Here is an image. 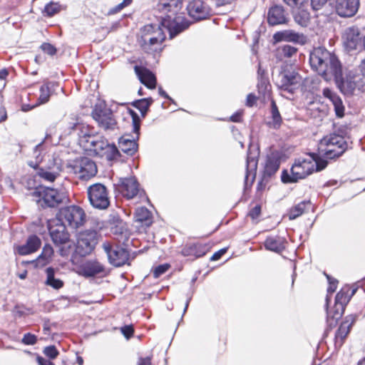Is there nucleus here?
Segmentation results:
<instances>
[{"label": "nucleus", "mask_w": 365, "mask_h": 365, "mask_svg": "<svg viewBox=\"0 0 365 365\" xmlns=\"http://www.w3.org/2000/svg\"><path fill=\"white\" fill-rule=\"evenodd\" d=\"M187 9L189 16L196 21L205 19L214 13L210 6L201 0L190 1L187 6Z\"/></svg>", "instance_id": "16"}, {"label": "nucleus", "mask_w": 365, "mask_h": 365, "mask_svg": "<svg viewBox=\"0 0 365 365\" xmlns=\"http://www.w3.org/2000/svg\"><path fill=\"white\" fill-rule=\"evenodd\" d=\"M338 88L344 94H351L355 89L356 85L350 79H344L342 75L339 78L338 81L334 80Z\"/></svg>", "instance_id": "39"}, {"label": "nucleus", "mask_w": 365, "mask_h": 365, "mask_svg": "<svg viewBox=\"0 0 365 365\" xmlns=\"http://www.w3.org/2000/svg\"><path fill=\"white\" fill-rule=\"evenodd\" d=\"M61 6L58 3L50 2L43 9L44 16H52L61 11Z\"/></svg>", "instance_id": "46"}, {"label": "nucleus", "mask_w": 365, "mask_h": 365, "mask_svg": "<svg viewBox=\"0 0 365 365\" xmlns=\"http://www.w3.org/2000/svg\"><path fill=\"white\" fill-rule=\"evenodd\" d=\"M275 41H287L304 45L307 42V38L303 34L295 32L292 30H284L274 34Z\"/></svg>", "instance_id": "23"}, {"label": "nucleus", "mask_w": 365, "mask_h": 365, "mask_svg": "<svg viewBox=\"0 0 365 365\" xmlns=\"http://www.w3.org/2000/svg\"><path fill=\"white\" fill-rule=\"evenodd\" d=\"M327 162L322 159L317 154L312 153L306 158H299L295 160L290 170V175L284 171L282 180L284 182H294L304 179L314 170L320 171L326 168Z\"/></svg>", "instance_id": "2"}, {"label": "nucleus", "mask_w": 365, "mask_h": 365, "mask_svg": "<svg viewBox=\"0 0 365 365\" xmlns=\"http://www.w3.org/2000/svg\"><path fill=\"white\" fill-rule=\"evenodd\" d=\"M49 137H51V134L46 133L45 139L36 145L34 150V156L35 158V161L30 160L28 162V165L33 168H37L40 167V163L42 161V156H41V151H42V146L43 143L45 140L48 139Z\"/></svg>", "instance_id": "37"}, {"label": "nucleus", "mask_w": 365, "mask_h": 365, "mask_svg": "<svg viewBox=\"0 0 365 365\" xmlns=\"http://www.w3.org/2000/svg\"><path fill=\"white\" fill-rule=\"evenodd\" d=\"M331 63H326V71L322 73L321 76L327 81L337 80L342 74L341 63L335 54L331 53Z\"/></svg>", "instance_id": "22"}, {"label": "nucleus", "mask_w": 365, "mask_h": 365, "mask_svg": "<svg viewBox=\"0 0 365 365\" xmlns=\"http://www.w3.org/2000/svg\"><path fill=\"white\" fill-rule=\"evenodd\" d=\"M43 354L51 359H54L58 355V351L54 346H48L44 348Z\"/></svg>", "instance_id": "49"}, {"label": "nucleus", "mask_w": 365, "mask_h": 365, "mask_svg": "<svg viewBox=\"0 0 365 365\" xmlns=\"http://www.w3.org/2000/svg\"><path fill=\"white\" fill-rule=\"evenodd\" d=\"M41 245V240L36 235L30 236L24 245H19L16 250L20 255H26L35 252Z\"/></svg>", "instance_id": "25"}, {"label": "nucleus", "mask_w": 365, "mask_h": 365, "mask_svg": "<svg viewBox=\"0 0 365 365\" xmlns=\"http://www.w3.org/2000/svg\"><path fill=\"white\" fill-rule=\"evenodd\" d=\"M36 336L34 334L27 333L24 334L22 339V342L25 344L34 345L36 344Z\"/></svg>", "instance_id": "53"}, {"label": "nucleus", "mask_w": 365, "mask_h": 365, "mask_svg": "<svg viewBox=\"0 0 365 365\" xmlns=\"http://www.w3.org/2000/svg\"><path fill=\"white\" fill-rule=\"evenodd\" d=\"M129 113L132 118L133 130L135 135L132 138L129 135H123L118 140V146L122 152L132 156L137 152L138 148L137 140L139 138L140 119L135 111L130 110Z\"/></svg>", "instance_id": "9"}, {"label": "nucleus", "mask_w": 365, "mask_h": 365, "mask_svg": "<svg viewBox=\"0 0 365 365\" xmlns=\"http://www.w3.org/2000/svg\"><path fill=\"white\" fill-rule=\"evenodd\" d=\"M46 284L51 287L55 289H61L63 286V282L60 279L56 278L55 269L52 267H48L46 269Z\"/></svg>", "instance_id": "35"}, {"label": "nucleus", "mask_w": 365, "mask_h": 365, "mask_svg": "<svg viewBox=\"0 0 365 365\" xmlns=\"http://www.w3.org/2000/svg\"><path fill=\"white\" fill-rule=\"evenodd\" d=\"M242 117V112L237 111L230 116V120L232 122H240Z\"/></svg>", "instance_id": "60"}, {"label": "nucleus", "mask_w": 365, "mask_h": 365, "mask_svg": "<svg viewBox=\"0 0 365 365\" xmlns=\"http://www.w3.org/2000/svg\"><path fill=\"white\" fill-rule=\"evenodd\" d=\"M117 190L127 200H134L135 203L148 200L145 191L135 177L120 178L117 184Z\"/></svg>", "instance_id": "8"}, {"label": "nucleus", "mask_w": 365, "mask_h": 365, "mask_svg": "<svg viewBox=\"0 0 365 365\" xmlns=\"http://www.w3.org/2000/svg\"><path fill=\"white\" fill-rule=\"evenodd\" d=\"M83 148L91 155L105 158L111 161L120 156V153L115 144L108 143L103 136L94 135L88 141L83 140Z\"/></svg>", "instance_id": "4"}, {"label": "nucleus", "mask_w": 365, "mask_h": 365, "mask_svg": "<svg viewBox=\"0 0 365 365\" xmlns=\"http://www.w3.org/2000/svg\"><path fill=\"white\" fill-rule=\"evenodd\" d=\"M93 117L104 130H114L115 129L116 121L110 109L106 108L103 109L96 108L93 112Z\"/></svg>", "instance_id": "20"}, {"label": "nucleus", "mask_w": 365, "mask_h": 365, "mask_svg": "<svg viewBox=\"0 0 365 365\" xmlns=\"http://www.w3.org/2000/svg\"><path fill=\"white\" fill-rule=\"evenodd\" d=\"M182 0H161L158 5L160 11L167 14L162 17L160 24H148L140 31L138 40L142 49L148 53H158L162 50V43L165 39L164 29L173 38L188 28L190 24L182 13Z\"/></svg>", "instance_id": "1"}, {"label": "nucleus", "mask_w": 365, "mask_h": 365, "mask_svg": "<svg viewBox=\"0 0 365 365\" xmlns=\"http://www.w3.org/2000/svg\"><path fill=\"white\" fill-rule=\"evenodd\" d=\"M75 173L82 179H88L94 176L97 173L95 163L88 158H81L74 165Z\"/></svg>", "instance_id": "21"}, {"label": "nucleus", "mask_w": 365, "mask_h": 365, "mask_svg": "<svg viewBox=\"0 0 365 365\" xmlns=\"http://www.w3.org/2000/svg\"><path fill=\"white\" fill-rule=\"evenodd\" d=\"M170 267V265L169 264H160L157 267H155L153 269V276L155 278H158L159 277H160L162 274H163L164 273H165L168 269Z\"/></svg>", "instance_id": "48"}, {"label": "nucleus", "mask_w": 365, "mask_h": 365, "mask_svg": "<svg viewBox=\"0 0 365 365\" xmlns=\"http://www.w3.org/2000/svg\"><path fill=\"white\" fill-rule=\"evenodd\" d=\"M284 1L292 8L304 7L305 4H308V0H284Z\"/></svg>", "instance_id": "50"}, {"label": "nucleus", "mask_w": 365, "mask_h": 365, "mask_svg": "<svg viewBox=\"0 0 365 365\" xmlns=\"http://www.w3.org/2000/svg\"><path fill=\"white\" fill-rule=\"evenodd\" d=\"M138 365H151V358H140L138 362Z\"/></svg>", "instance_id": "61"}, {"label": "nucleus", "mask_w": 365, "mask_h": 365, "mask_svg": "<svg viewBox=\"0 0 365 365\" xmlns=\"http://www.w3.org/2000/svg\"><path fill=\"white\" fill-rule=\"evenodd\" d=\"M135 215L136 220L138 222H145L146 224L150 222L151 213L148 209L145 207H140L137 208Z\"/></svg>", "instance_id": "44"}, {"label": "nucleus", "mask_w": 365, "mask_h": 365, "mask_svg": "<svg viewBox=\"0 0 365 365\" xmlns=\"http://www.w3.org/2000/svg\"><path fill=\"white\" fill-rule=\"evenodd\" d=\"M53 255V249L50 245H46L39 257L36 259V263L38 266H44L49 263Z\"/></svg>", "instance_id": "38"}, {"label": "nucleus", "mask_w": 365, "mask_h": 365, "mask_svg": "<svg viewBox=\"0 0 365 365\" xmlns=\"http://www.w3.org/2000/svg\"><path fill=\"white\" fill-rule=\"evenodd\" d=\"M354 322V317L352 316H349L341 324L335 334L336 344L341 345L343 344L344 339L349 333L350 329Z\"/></svg>", "instance_id": "31"}, {"label": "nucleus", "mask_w": 365, "mask_h": 365, "mask_svg": "<svg viewBox=\"0 0 365 365\" xmlns=\"http://www.w3.org/2000/svg\"><path fill=\"white\" fill-rule=\"evenodd\" d=\"M356 288L346 285L336 294L334 308L336 309L333 318L339 319L344 311V307L356 292Z\"/></svg>", "instance_id": "17"}, {"label": "nucleus", "mask_w": 365, "mask_h": 365, "mask_svg": "<svg viewBox=\"0 0 365 365\" xmlns=\"http://www.w3.org/2000/svg\"><path fill=\"white\" fill-rule=\"evenodd\" d=\"M261 213L260 205L255 206L249 212V216L254 220H257Z\"/></svg>", "instance_id": "55"}, {"label": "nucleus", "mask_w": 365, "mask_h": 365, "mask_svg": "<svg viewBox=\"0 0 365 365\" xmlns=\"http://www.w3.org/2000/svg\"><path fill=\"white\" fill-rule=\"evenodd\" d=\"M323 95L332 103L336 116L339 118L343 117L344 115V106L341 98L328 88L323 90Z\"/></svg>", "instance_id": "29"}, {"label": "nucleus", "mask_w": 365, "mask_h": 365, "mask_svg": "<svg viewBox=\"0 0 365 365\" xmlns=\"http://www.w3.org/2000/svg\"><path fill=\"white\" fill-rule=\"evenodd\" d=\"M286 243L284 237L274 235L268 237L265 240L264 245L266 250L279 253L285 249Z\"/></svg>", "instance_id": "28"}, {"label": "nucleus", "mask_w": 365, "mask_h": 365, "mask_svg": "<svg viewBox=\"0 0 365 365\" xmlns=\"http://www.w3.org/2000/svg\"><path fill=\"white\" fill-rule=\"evenodd\" d=\"M58 87V83L54 81H45L39 89V97L38 98V105L45 104L48 102L50 96L55 92Z\"/></svg>", "instance_id": "27"}, {"label": "nucleus", "mask_w": 365, "mask_h": 365, "mask_svg": "<svg viewBox=\"0 0 365 365\" xmlns=\"http://www.w3.org/2000/svg\"><path fill=\"white\" fill-rule=\"evenodd\" d=\"M135 71L140 81L148 88L153 89L156 86V78L154 74L147 68L143 67L135 66Z\"/></svg>", "instance_id": "26"}, {"label": "nucleus", "mask_w": 365, "mask_h": 365, "mask_svg": "<svg viewBox=\"0 0 365 365\" xmlns=\"http://www.w3.org/2000/svg\"><path fill=\"white\" fill-rule=\"evenodd\" d=\"M327 279H328V281H329V287H328V289H327V292L329 293H334L336 289V287H337V281L335 280V279H331L330 277H329L328 275H327Z\"/></svg>", "instance_id": "56"}, {"label": "nucleus", "mask_w": 365, "mask_h": 365, "mask_svg": "<svg viewBox=\"0 0 365 365\" xmlns=\"http://www.w3.org/2000/svg\"><path fill=\"white\" fill-rule=\"evenodd\" d=\"M346 149L344 138L335 133L324 137L319 143V155L328 159L339 157Z\"/></svg>", "instance_id": "5"}, {"label": "nucleus", "mask_w": 365, "mask_h": 365, "mask_svg": "<svg viewBox=\"0 0 365 365\" xmlns=\"http://www.w3.org/2000/svg\"><path fill=\"white\" fill-rule=\"evenodd\" d=\"M77 125V120L73 118H66L59 123L61 130L60 138H65L75 133Z\"/></svg>", "instance_id": "33"}, {"label": "nucleus", "mask_w": 365, "mask_h": 365, "mask_svg": "<svg viewBox=\"0 0 365 365\" xmlns=\"http://www.w3.org/2000/svg\"><path fill=\"white\" fill-rule=\"evenodd\" d=\"M227 252V248H223L220 250L219 251L216 252L213 254V255L211 257L210 259L212 261H216L220 259V257Z\"/></svg>", "instance_id": "58"}, {"label": "nucleus", "mask_w": 365, "mask_h": 365, "mask_svg": "<svg viewBox=\"0 0 365 365\" xmlns=\"http://www.w3.org/2000/svg\"><path fill=\"white\" fill-rule=\"evenodd\" d=\"M279 167V163L277 159L268 158L265 163L264 174L267 176H271L277 171Z\"/></svg>", "instance_id": "43"}, {"label": "nucleus", "mask_w": 365, "mask_h": 365, "mask_svg": "<svg viewBox=\"0 0 365 365\" xmlns=\"http://www.w3.org/2000/svg\"><path fill=\"white\" fill-rule=\"evenodd\" d=\"M91 205L98 210L107 209L110 205V197L107 187L101 183L90 185L87 190Z\"/></svg>", "instance_id": "10"}, {"label": "nucleus", "mask_w": 365, "mask_h": 365, "mask_svg": "<svg viewBox=\"0 0 365 365\" xmlns=\"http://www.w3.org/2000/svg\"><path fill=\"white\" fill-rule=\"evenodd\" d=\"M208 251L206 245L200 243L186 244L181 250V254L185 257H193L194 259L204 256Z\"/></svg>", "instance_id": "24"}, {"label": "nucleus", "mask_w": 365, "mask_h": 365, "mask_svg": "<svg viewBox=\"0 0 365 365\" xmlns=\"http://www.w3.org/2000/svg\"><path fill=\"white\" fill-rule=\"evenodd\" d=\"M257 167V159L255 155L252 156L250 153L247 158L246 162V175H245V186L247 187L250 182L251 185L255 178V172Z\"/></svg>", "instance_id": "32"}, {"label": "nucleus", "mask_w": 365, "mask_h": 365, "mask_svg": "<svg viewBox=\"0 0 365 365\" xmlns=\"http://www.w3.org/2000/svg\"><path fill=\"white\" fill-rule=\"evenodd\" d=\"M359 68L362 75L365 76V59L361 61Z\"/></svg>", "instance_id": "64"}, {"label": "nucleus", "mask_w": 365, "mask_h": 365, "mask_svg": "<svg viewBox=\"0 0 365 365\" xmlns=\"http://www.w3.org/2000/svg\"><path fill=\"white\" fill-rule=\"evenodd\" d=\"M158 93L161 96L169 99L172 102L173 101V100L166 93L165 91H163V89L161 87L158 88Z\"/></svg>", "instance_id": "63"}, {"label": "nucleus", "mask_w": 365, "mask_h": 365, "mask_svg": "<svg viewBox=\"0 0 365 365\" xmlns=\"http://www.w3.org/2000/svg\"><path fill=\"white\" fill-rule=\"evenodd\" d=\"M272 121L269 123L270 126L274 128H279L282 123V118L278 110V108L274 101L271 102Z\"/></svg>", "instance_id": "42"}, {"label": "nucleus", "mask_w": 365, "mask_h": 365, "mask_svg": "<svg viewBox=\"0 0 365 365\" xmlns=\"http://www.w3.org/2000/svg\"><path fill=\"white\" fill-rule=\"evenodd\" d=\"M331 5L341 17H351L356 14L359 0H331Z\"/></svg>", "instance_id": "18"}, {"label": "nucleus", "mask_w": 365, "mask_h": 365, "mask_svg": "<svg viewBox=\"0 0 365 365\" xmlns=\"http://www.w3.org/2000/svg\"><path fill=\"white\" fill-rule=\"evenodd\" d=\"M311 203L309 201H302L298 203L290 209L289 212V220H294L299 217L305 212L306 210L309 209Z\"/></svg>", "instance_id": "40"}, {"label": "nucleus", "mask_w": 365, "mask_h": 365, "mask_svg": "<svg viewBox=\"0 0 365 365\" xmlns=\"http://www.w3.org/2000/svg\"><path fill=\"white\" fill-rule=\"evenodd\" d=\"M255 101V96L252 94H249L247 97V105L249 106H252Z\"/></svg>", "instance_id": "62"}, {"label": "nucleus", "mask_w": 365, "mask_h": 365, "mask_svg": "<svg viewBox=\"0 0 365 365\" xmlns=\"http://www.w3.org/2000/svg\"><path fill=\"white\" fill-rule=\"evenodd\" d=\"M133 328L132 326H124L121 328V332L125 338L129 339L133 334Z\"/></svg>", "instance_id": "57"}, {"label": "nucleus", "mask_w": 365, "mask_h": 365, "mask_svg": "<svg viewBox=\"0 0 365 365\" xmlns=\"http://www.w3.org/2000/svg\"><path fill=\"white\" fill-rule=\"evenodd\" d=\"M327 1H329L331 5V0H311V5L314 10H319L322 9Z\"/></svg>", "instance_id": "54"}, {"label": "nucleus", "mask_w": 365, "mask_h": 365, "mask_svg": "<svg viewBox=\"0 0 365 365\" xmlns=\"http://www.w3.org/2000/svg\"><path fill=\"white\" fill-rule=\"evenodd\" d=\"M331 52L324 47H317L310 53L309 63L313 70L319 76L326 71V63H331Z\"/></svg>", "instance_id": "13"}, {"label": "nucleus", "mask_w": 365, "mask_h": 365, "mask_svg": "<svg viewBox=\"0 0 365 365\" xmlns=\"http://www.w3.org/2000/svg\"><path fill=\"white\" fill-rule=\"evenodd\" d=\"M86 271L88 275L94 276L104 272V267L98 262H92L87 264Z\"/></svg>", "instance_id": "45"}, {"label": "nucleus", "mask_w": 365, "mask_h": 365, "mask_svg": "<svg viewBox=\"0 0 365 365\" xmlns=\"http://www.w3.org/2000/svg\"><path fill=\"white\" fill-rule=\"evenodd\" d=\"M67 226L61 222L52 225L49 233L54 245L58 247V252L62 257L68 256L74 249V242L70 239Z\"/></svg>", "instance_id": "6"}, {"label": "nucleus", "mask_w": 365, "mask_h": 365, "mask_svg": "<svg viewBox=\"0 0 365 365\" xmlns=\"http://www.w3.org/2000/svg\"><path fill=\"white\" fill-rule=\"evenodd\" d=\"M297 49L289 45H284L279 48V52H280L281 55L284 57H292L294 54L297 53Z\"/></svg>", "instance_id": "47"}, {"label": "nucleus", "mask_w": 365, "mask_h": 365, "mask_svg": "<svg viewBox=\"0 0 365 365\" xmlns=\"http://www.w3.org/2000/svg\"><path fill=\"white\" fill-rule=\"evenodd\" d=\"M103 249L106 253L110 263L115 267H121L125 264L129 259V252L124 248L112 246L108 242H104Z\"/></svg>", "instance_id": "14"}, {"label": "nucleus", "mask_w": 365, "mask_h": 365, "mask_svg": "<svg viewBox=\"0 0 365 365\" xmlns=\"http://www.w3.org/2000/svg\"><path fill=\"white\" fill-rule=\"evenodd\" d=\"M299 10L294 14V18L295 22L303 27L309 26L311 21L309 12L304 7H297Z\"/></svg>", "instance_id": "36"}, {"label": "nucleus", "mask_w": 365, "mask_h": 365, "mask_svg": "<svg viewBox=\"0 0 365 365\" xmlns=\"http://www.w3.org/2000/svg\"><path fill=\"white\" fill-rule=\"evenodd\" d=\"M36 170V175L42 180L53 182L60 175L61 171L60 165L56 160H52L46 165L40 166L35 168Z\"/></svg>", "instance_id": "19"}, {"label": "nucleus", "mask_w": 365, "mask_h": 365, "mask_svg": "<svg viewBox=\"0 0 365 365\" xmlns=\"http://www.w3.org/2000/svg\"><path fill=\"white\" fill-rule=\"evenodd\" d=\"M344 45L348 51L356 50L364 46L363 36L356 26L346 28L342 35Z\"/></svg>", "instance_id": "15"}, {"label": "nucleus", "mask_w": 365, "mask_h": 365, "mask_svg": "<svg viewBox=\"0 0 365 365\" xmlns=\"http://www.w3.org/2000/svg\"><path fill=\"white\" fill-rule=\"evenodd\" d=\"M301 81L302 77L298 73L287 68H282L274 78L277 86L289 93H293L294 89L300 84Z\"/></svg>", "instance_id": "11"}, {"label": "nucleus", "mask_w": 365, "mask_h": 365, "mask_svg": "<svg viewBox=\"0 0 365 365\" xmlns=\"http://www.w3.org/2000/svg\"><path fill=\"white\" fill-rule=\"evenodd\" d=\"M33 200L42 207H56L69 201L67 192L63 189L39 187L31 192Z\"/></svg>", "instance_id": "3"}, {"label": "nucleus", "mask_w": 365, "mask_h": 365, "mask_svg": "<svg viewBox=\"0 0 365 365\" xmlns=\"http://www.w3.org/2000/svg\"><path fill=\"white\" fill-rule=\"evenodd\" d=\"M86 212L83 209L78 205H69L61 208L56 219L68 228L76 230L82 227L86 222Z\"/></svg>", "instance_id": "7"}, {"label": "nucleus", "mask_w": 365, "mask_h": 365, "mask_svg": "<svg viewBox=\"0 0 365 365\" xmlns=\"http://www.w3.org/2000/svg\"><path fill=\"white\" fill-rule=\"evenodd\" d=\"M153 102L152 98H142L133 102V106L140 110L142 117L144 118Z\"/></svg>", "instance_id": "41"}, {"label": "nucleus", "mask_w": 365, "mask_h": 365, "mask_svg": "<svg viewBox=\"0 0 365 365\" xmlns=\"http://www.w3.org/2000/svg\"><path fill=\"white\" fill-rule=\"evenodd\" d=\"M131 3V0H123V2L120 3L115 7L112 8L109 11L110 14H114L121 11L124 7L128 6Z\"/></svg>", "instance_id": "51"}, {"label": "nucleus", "mask_w": 365, "mask_h": 365, "mask_svg": "<svg viewBox=\"0 0 365 365\" xmlns=\"http://www.w3.org/2000/svg\"><path fill=\"white\" fill-rule=\"evenodd\" d=\"M98 242L97 232L94 230H85L77 237L76 252L81 256L89 255Z\"/></svg>", "instance_id": "12"}, {"label": "nucleus", "mask_w": 365, "mask_h": 365, "mask_svg": "<svg viewBox=\"0 0 365 365\" xmlns=\"http://www.w3.org/2000/svg\"><path fill=\"white\" fill-rule=\"evenodd\" d=\"M37 363L38 365H55L53 362L51 361L43 358L42 356H38L36 358Z\"/></svg>", "instance_id": "59"}, {"label": "nucleus", "mask_w": 365, "mask_h": 365, "mask_svg": "<svg viewBox=\"0 0 365 365\" xmlns=\"http://www.w3.org/2000/svg\"><path fill=\"white\" fill-rule=\"evenodd\" d=\"M43 51L50 56H53L56 53V48L48 43H44L41 46Z\"/></svg>", "instance_id": "52"}, {"label": "nucleus", "mask_w": 365, "mask_h": 365, "mask_svg": "<svg viewBox=\"0 0 365 365\" xmlns=\"http://www.w3.org/2000/svg\"><path fill=\"white\" fill-rule=\"evenodd\" d=\"M267 21L272 26L286 23L287 18L283 8L279 6L272 7L268 12Z\"/></svg>", "instance_id": "30"}, {"label": "nucleus", "mask_w": 365, "mask_h": 365, "mask_svg": "<svg viewBox=\"0 0 365 365\" xmlns=\"http://www.w3.org/2000/svg\"><path fill=\"white\" fill-rule=\"evenodd\" d=\"M91 133L92 130L88 125L77 121L75 133H76L78 138V143L82 148L83 140L88 141L90 138L95 135H93Z\"/></svg>", "instance_id": "34"}]
</instances>
